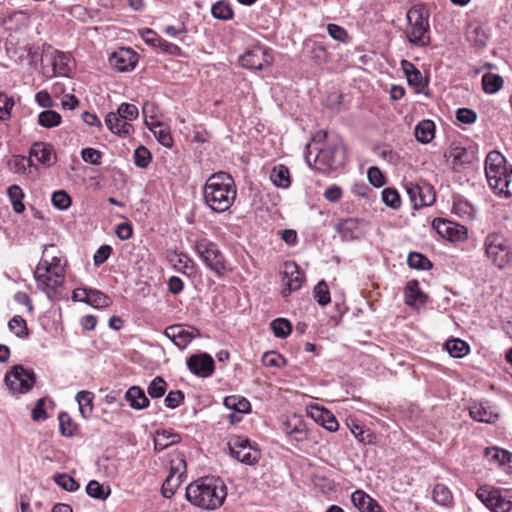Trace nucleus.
<instances>
[{"label":"nucleus","mask_w":512,"mask_h":512,"mask_svg":"<svg viewBox=\"0 0 512 512\" xmlns=\"http://www.w3.org/2000/svg\"><path fill=\"white\" fill-rule=\"evenodd\" d=\"M186 499L205 510L221 507L227 497V487L219 477H202L186 487Z\"/></svg>","instance_id":"obj_1"},{"label":"nucleus","mask_w":512,"mask_h":512,"mask_svg":"<svg viewBox=\"0 0 512 512\" xmlns=\"http://www.w3.org/2000/svg\"><path fill=\"white\" fill-rule=\"evenodd\" d=\"M236 186L232 176L225 172L211 175L203 188V197L207 206L216 213L227 211L235 201Z\"/></svg>","instance_id":"obj_2"},{"label":"nucleus","mask_w":512,"mask_h":512,"mask_svg":"<svg viewBox=\"0 0 512 512\" xmlns=\"http://www.w3.org/2000/svg\"><path fill=\"white\" fill-rule=\"evenodd\" d=\"M313 154V160H333L345 157L342 141L339 139L327 140V132L324 130L317 131L311 142L306 145L305 160H310Z\"/></svg>","instance_id":"obj_3"},{"label":"nucleus","mask_w":512,"mask_h":512,"mask_svg":"<svg viewBox=\"0 0 512 512\" xmlns=\"http://www.w3.org/2000/svg\"><path fill=\"white\" fill-rule=\"evenodd\" d=\"M486 258L497 268L504 269L512 262V246L503 233L491 232L483 242Z\"/></svg>","instance_id":"obj_4"},{"label":"nucleus","mask_w":512,"mask_h":512,"mask_svg":"<svg viewBox=\"0 0 512 512\" xmlns=\"http://www.w3.org/2000/svg\"><path fill=\"white\" fill-rule=\"evenodd\" d=\"M194 251L208 269L221 276L226 270V260L219 246L207 239L200 238L194 241Z\"/></svg>","instance_id":"obj_5"},{"label":"nucleus","mask_w":512,"mask_h":512,"mask_svg":"<svg viewBox=\"0 0 512 512\" xmlns=\"http://www.w3.org/2000/svg\"><path fill=\"white\" fill-rule=\"evenodd\" d=\"M34 279L37 288L42 291L50 301H59L65 296V275L57 274L42 268H35Z\"/></svg>","instance_id":"obj_6"},{"label":"nucleus","mask_w":512,"mask_h":512,"mask_svg":"<svg viewBox=\"0 0 512 512\" xmlns=\"http://www.w3.org/2000/svg\"><path fill=\"white\" fill-rule=\"evenodd\" d=\"M485 173L495 193L504 196L512 194V167L507 162H485Z\"/></svg>","instance_id":"obj_7"},{"label":"nucleus","mask_w":512,"mask_h":512,"mask_svg":"<svg viewBox=\"0 0 512 512\" xmlns=\"http://www.w3.org/2000/svg\"><path fill=\"white\" fill-rule=\"evenodd\" d=\"M408 27L406 35L408 41L417 46H427L430 42L428 36L429 23L422 9L412 7L407 12Z\"/></svg>","instance_id":"obj_8"},{"label":"nucleus","mask_w":512,"mask_h":512,"mask_svg":"<svg viewBox=\"0 0 512 512\" xmlns=\"http://www.w3.org/2000/svg\"><path fill=\"white\" fill-rule=\"evenodd\" d=\"M35 382L33 370L25 369L22 365H14L4 376V383L12 396L28 393Z\"/></svg>","instance_id":"obj_9"},{"label":"nucleus","mask_w":512,"mask_h":512,"mask_svg":"<svg viewBox=\"0 0 512 512\" xmlns=\"http://www.w3.org/2000/svg\"><path fill=\"white\" fill-rule=\"evenodd\" d=\"M227 444L230 456L243 464L253 465L261 457L257 444L245 436L233 435L229 438Z\"/></svg>","instance_id":"obj_10"},{"label":"nucleus","mask_w":512,"mask_h":512,"mask_svg":"<svg viewBox=\"0 0 512 512\" xmlns=\"http://www.w3.org/2000/svg\"><path fill=\"white\" fill-rule=\"evenodd\" d=\"M476 496L492 512H509L512 509V502L503 497L497 488L481 486Z\"/></svg>","instance_id":"obj_11"},{"label":"nucleus","mask_w":512,"mask_h":512,"mask_svg":"<svg viewBox=\"0 0 512 512\" xmlns=\"http://www.w3.org/2000/svg\"><path fill=\"white\" fill-rule=\"evenodd\" d=\"M432 227L438 235L451 242H463L468 238V230L465 226L442 218L434 219Z\"/></svg>","instance_id":"obj_12"},{"label":"nucleus","mask_w":512,"mask_h":512,"mask_svg":"<svg viewBox=\"0 0 512 512\" xmlns=\"http://www.w3.org/2000/svg\"><path fill=\"white\" fill-rule=\"evenodd\" d=\"M272 61L273 57L268 50L260 45L253 46L240 57L241 65L252 70H262L265 66H269Z\"/></svg>","instance_id":"obj_13"},{"label":"nucleus","mask_w":512,"mask_h":512,"mask_svg":"<svg viewBox=\"0 0 512 512\" xmlns=\"http://www.w3.org/2000/svg\"><path fill=\"white\" fill-rule=\"evenodd\" d=\"M188 369L196 376L207 378L210 377L215 369L214 360L207 353H199L191 355L186 361Z\"/></svg>","instance_id":"obj_14"},{"label":"nucleus","mask_w":512,"mask_h":512,"mask_svg":"<svg viewBox=\"0 0 512 512\" xmlns=\"http://www.w3.org/2000/svg\"><path fill=\"white\" fill-rule=\"evenodd\" d=\"M304 280L303 274L300 272L299 266L293 262L288 261L284 264V277L283 282L285 288L282 291L283 297H287L293 291L301 288Z\"/></svg>","instance_id":"obj_15"},{"label":"nucleus","mask_w":512,"mask_h":512,"mask_svg":"<svg viewBox=\"0 0 512 512\" xmlns=\"http://www.w3.org/2000/svg\"><path fill=\"white\" fill-rule=\"evenodd\" d=\"M164 335L178 348L185 349L199 335V331L196 328L185 329L182 325H171L164 330Z\"/></svg>","instance_id":"obj_16"},{"label":"nucleus","mask_w":512,"mask_h":512,"mask_svg":"<svg viewBox=\"0 0 512 512\" xmlns=\"http://www.w3.org/2000/svg\"><path fill=\"white\" fill-rule=\"evenodd\" d=\"M111 66L124 72L133 70L138 62V55L131 48H120L109 58Z\"/></svg>","instance_id":"obj_17"},{"label":"nucleus","mask_w":512,"mask_h":512,"mask_svg":"<svg viewBox=\"0 0 512 512\" xmlns=\"http://www.w3.org/2000/svg\"><path fill=\"white\" fill-rule=\"evenodd\" d=\"M54 249V245L45 246L42 257L36 267L65 275L66 260L61 255L49 256L50 250Z\"/></svg>","instance_id":"obj_18"},{"label":"nucleus","mask_w":512,"mask_h":512,"mask_svg":"<svg viewBox=\"0 0 512 512\" xmlns=\"http://www.w3.org/2000/svg\"><path fill=\"white\" fill-rule=\"evenodd\" d=\"M283 431L296 442H304L308 438L306 424L300 416L293 415L283 424Z\"/></svg>","instance_id":"obj_19"},{"label":"nucleus","mask_w":512,"mask_h":512,"mask_svg":"<svg viewBox=\"0 0 512 512\" xmlns=\"http://www.w3.org/2000/svg\"><path fill=\"white\" fill-rule=\"evenodd\" d=\"M470 416L478 422L494 423L498 419V412L488 402L475 403L469 408Z\"/></svg>","instance_id":"obj_20"},{"label":"nucleus","mask_w":512,"mask_h":512,"mask_svg":"<svg viewBox=\"0 0 512 512\" xmlns=\"http://www.w3.org/2000/svg\"><path fill=\"white\" fill-rule=\"evenodd\" d=\"M145 124L161 145L167 148L173 145L171 130L167 124L159 122L153 117L150 120L146 119Z\"/></svg>","instance_id":"obj_21"},{"label":"nucleus","mask_w":512,"mask_h":512,"mask_svg":"<svg viewBox=\"0 0 512 512\" xmlns=\"http://www.w3.org/2000/svg\"><path fill=\"white\" fill-rule=\"evenodd\" d=\"M351 501L360 512H384L378 502L362 490L354 491Z\"/></svg>","instance_id":"obj_22"},{"label":"nucleus","mask_w":512,"mask_h":512,"mask_svg":"<svg viewBox=\"0 0 512 512\" xmlns=\"http://www.w3.org/2000/svg\"><path fill=\"white\" fill-rule=\"evenodd\" d=\"M105 124L111 132L117 135L127 136L133 131L131 123L122 119L116 112H110L106 115Z\"/></svg>","instance_id":"obj_23"},{"label":"nucleus","mask_w":512,"mask_h":512,"mask_svg":"<svg viewBox=\"0 0 512 512\" xmlns=\"http://www.w3.org/2000/svg\"><path fill=\"white\" fill-rule=\"evenodd\" d=\"M311 417L320 423L325 429L330 432H334L338 429L339 424L334 415L322 407L313 406L310 410Z\"/></svg>","instance_id":"obj_24"},{"label":"nucleus","mask_w":512,"mask_h":512,"mask_svg":"<svg viewBox=\"0 0 512 512\" xmlns=\"http://www.w3.org/2000/svg\"><path fill=\"white\" fill-rule=\"evenodd\" d=\"M478 146L474 143L455 144L451 146L449 158L452 160H474L479 157Z\"/></svg>","instance_id":"obj_25"},{"label":"nucleus","mask_w":512,"mask_h":512,"mask_svg":"<svg viewBox=\"0 0 512 512\" xmlns=\"http://www.w3.org/2000/svg\"><path fill=\"white\" fill-rule=\"evenodd\" d=\"M125 399L129 402L131 408L142 410L149 406V399L144 390L138 386L130 387L125 393Z\"/></svg>","instance_id":"obj_26"},{"label":"nucleus","mask_w":512,"mask_h":512,"mask_svg":"<svg viewBox=\"0 0 512 512\" xmlns=\"http://www.w3.org/2000/svg\"><path fill=\"white\" fill-rule=\"evenodd\" d=\"M401 67L409 85L421 89L427 85L422 73L408 60L401 61Z\"/></svg>","instance_id":"obj_27"},{"label":"nucleus","mask_w":512,"mask_h":512,"mask_svg":"<svg viewBox=\"0 0 512 512\" xmlns=\"http://www.w3.org/2000/svg\"><path fill=\"white\" fill-rule=\"evenodd\" d=\"M8 169L25 179L34 180L38 177L39 169L34 162H7Z\"/></svg>","instance_id":"obj_28"},{"label":"nucleus","mask_w":512,"mask_h":512,"mask_svg":"<svg viewBox=\"0 0 512 512\" xmlns=\"http://www.w3.org/2000/svg\"><path fill=\"white\" fill-rule=\"evenodd\" d=\"M452 212L464 220H472L476 215V208L467 199L457 197L453 201Z\"/></svg>","instance_id":"obj_29"},{"label":"nucleus","mask_w":512,"mask_h":512,"mask_svg":"<svg viewBox=\"0 0 512 512\" xmlns=\"http://www.w3.org/2000/svg\"><path fill=\"white\" fill-rule=\"evenodd\" d=\"M427 296L420 290L417 281H409L405 288V302L409 306L422 305L426 302Z\"/></svg>","instance_id":"obj_30"},{"label":"nucleus","mask_w":512,"mask_h":512,"mask_svg":"<svg viewBox=\"0 0 512 512\" xmlns=\"http://www.w3.org/2000/svg\"><path fill=\"white\" fill-rule=\"evenodd\" d=\"M56 157L51 144L45 142H35L29 150V160H51Z\"/></svg>","instance_id":"obj_31"},{"label":"nucleus","mask_w":512,"mask_h":512,"mask_svg":"<svg viewBox=\"0 0 512 512\" xmlns=\"http://www.w3.org/2000/svg\"><path fill=\"white\" fill-rule=\"evenodd\" d=\"M270 180L278 188H289L291 185L289 169L283 164L275 166L270 172Z\"/></svg>","instance_id":"obj_32"},{"label":"nucleus","mask_w":512,"mask_h":512,"mask_svg":"<svg viewBox=\"0 0 512 512\" xmlns=\"http://www.w3.org/2000/svg\"><path fill=\"white\" fill-rule=\"evenodd\" d=\"M180 441V436L170 430L157 431L154 437V448L157 451H163L169 446Z\"/></svg>","instance_id":"obj_33"},{"label":"nucleus","mask_w":512,"mask_h":512,"mask_svg":"<svg viewBox=\"0 0 512 512\" xmlns=\"http://www.w3.org/2000/svg\"><path fill=\"white\" fill-rule=\"evenodd\" d=\"M485 457L492 464L502 466L507 463L512 468V454L506 450L497 447L486 448Z\"/></svg>","instance_id":"obj_34"},{"label":"nucleus","mask_w":512,"mask_h":512,"mask_svg":"<svg viewBox=\"0 0 512 512\" xmlns=\"http://www.w3.org/2000/svg\"><path fill=\"white\" fill-rule=\"evenodd\" d=\"M224 405L226 408L232 410V413L244 414L248 413L251 409L250 402L245 397L238 395L225 397Z\"/></svg>","instance_id":"obj_35"},{"label":"nucleus","mask_w":512,"mask_h":512,"mask_svg":"<svg viewBox=\"0 0 512 512\" xmlns=\"http://www.w3.org/2000/svg\"><path fill=\"white\" fill-rule=\"evenodd\" d=\"M79 411L84 419H88L93 411L94 394L90 391H79L75 397Z\"/></svg>","instance_id":"obj_36"},{"label":"nucleus","mask_w":512,"mask_h":512,"mask_svg":"<svg viewBox=\"0 0 512 512\" xmlns=\"http://www.w3.org/2000/svg\"><path fill=\"white\" fill-rule=\"evenodd\" d=\"M435 125L431 120H423L415 127V137L421 143H429L434 138Z\"/></svg>","instance_id":"obj_37"},{"label":"nucleus","mask_w":512,"mask_h":512,"mask_svg":"<svg viewBox=\"0 0 512 512\" xmlns=\"http://www.w3.org/2000/svg\"><path fill=\"white\" fill-rule=\"evenodd\" d=\"M445 348L453 358H462L466 356L470 350L468 343L458 338L447 340Z\"/></svg>","instance_id":"obj_38"},{"label":"nucleus","mask_w":512,"mask_h":512,"mask_svg":"<svg viewBox=\"0 0 512 512\" xmlns=\"http://www.w3.org/2000/svg\"><path fill=\"white\" fill-rule=\"evenodd\" d=\"M432 498L438 505L448 507L453 502V495L450 489L444 484H436L432 491Z\"/></svg>","instance_id":"obj_39"},{"label":"nucleus","mask_w":512,"mask_h":512,"mask_svg":"<svg viewBox=\"0 0 512 512\" xmlns=\"http://www.w3.org/2000/svg\"><path fill=\"white\" fill-rule=\"evenodd\" d=\"M111 303H112V300L109 296L105 295L100 290L89 288L86 304L99 309V308H106V307L110 306Z\"/></svg>","instance_id":"obj_40"},{"label":"nucleus","mask_w":512,"mask_h":512,"mask_svg":"<svg viewBox=\"0 0 512 512\" xmlns=\"http://www.w3.org/2000/svg\"><path fill=\"white\" fill-rule=\"evenodd\" d=\"M483 90L487 94H495L503 86V79L501 76L493 73H486L482 77Z\"/></svg>","instance_id":"obj_41"},{"label":"nucleus","mask_w":512,"mask_h":512,"mask_svg":"<svg viewBox=\"0 0 512 512\" xmlns=\"http://www.w3.org/2000/svg\"><path fill=\"white\" fill-rule=\"evenodd\" d=\"M60 433L64 437H73L77 432V425L66 412L58 416Z\"/></svg>","instance_id":"obj_42"},{"label":"nucleus","mask_w":512,"mask_h":512,"mask_svg":"<svg viewBox=\"0 0 512 512\" xmlns=\"http://www.w3.org/2000/svg\"><path fill=\"white\" fill-rule=\"evenodd\" d=\"M348 427L351 431V433L354 435V437L363 444H371L373 442V434L366 430L362 425H360L358 422L351 420L348 423Z\"/></svg>","instance_id":"obj_43"},{"label":"nucleus","mask_w":512,"mask_h":512,"mask_svg":"<svg viewBox=\"0 0 512 512\" xmlns=\"http://www.w3.org/2000/svg\"><path fill=\"white\" fill-rule=\"evenodd\" d=\"M359 221L356 218H347L342 220L337 227V231L344 239H353L358 230Z\"/></svg>","instance_id":"obj_44"},{"label":"nucleus","mask_w":512,"mask_h":512,"mask_svg":"<svg viewBox=\"0 0 512 512\" xmlns=\"http://www.w3.org/2000/svg\"><path fill=\"white\" fill-rule=\"evenodd\" d=\"M7 194L11 201L13 210L16 213H22L25 210V206L22 202L24 198L23 190L18 185H12L8 188Z\"/></svg>","instance_id":"obj_45"},{"label":"nucleus","mask_w":512,"mask_h":512,"mask_svg":"<svg viewBox=\"0 0 512 512\" xmlns=\"http://www.w3.org/2000/svg\"><path fill=\"white\" fill-rule=\"evenodd\" d=\"M8 327L18 338H26L29 335L27 323L25 319L19 315H15L9 320Z\"/></svg>","instance_id":"obj_46"},{"label":"nucleus","mask_w":512,"mask_h":512,"mask_svg":"<svg viewBox=\"0 0 512 512\" xmlns=\"http://www.w3.org/2000/svg\"><path fill=\"white\" fill-rule=\"evenodd\" d=\"M87 494L98 500H105L110 495V488L100 484L96 480H91L86 486Z\"/></svg>","instance_id":"obj_47"},{"label":"nucleus","mask_w":512,"mask_h":512,"mask_svg":"<svg viewBox=\"0 0 512 512\" xmlns=\"http://www.w3.org/2000/svg\"><path fill=\"white\" fill-rule=\"evenodd\" d=\"M38 123L45 128L56 127L61 123V115L50 109L42 111L38 115Z\"/></svg>","instance_id":"obj_48"},{"label":"nucleus","mask_w":512,"mask_h":512,"mask_svg":"<svg viewBox=\"0 0 512 512\" xmlns=\"http://www.w3.org/2000/svg\"><path fill=\"white\" fill-rule=\"evenodd\" d=\"M407 263L408 266L412 269L429 270L432 268L431 261L426 256L417 252L409 253L407 257Z\"/></svg>","instance_id":"obj_49"},{"label":"nucleus","mask_w":512,"mask_h":512,"mask_svg":"<svg viewBox=\"0 0 512 512\" xmlns=\"http://www.w3.org/2000/svg\"><path fill=\"white\" fill-rule=\"evenodd\" d=\"M419 199L418 205L420 207L430 206L435 202V191L432 185L429 183L423 182L419 184Z\"/></svg>","instance_id":"obj_50"},{"label":"nucleus","mask_w":512,"mask_h":512,"mask_svg":"<svg viewBox=\"0 0 512 512\" xmlns=\"http://www.w3.org/2000/svg\"><path fill=\"white\" fill-rule=\"evenodd\" d=\"M211 14L216 19L227 21L233 17V10L228 3L221 0L212 5Z\"/></svg>","instance_id":"obj_51"},{"label":"nucleus","mask_w":512,"mask_h":512,"mask_svg":"<svg viewBox=\"0 0 512 512\" xmlns=\"http://www.w3.org/2000/svg\"><path fill=\"white\" fill-rule=\"evenodd\" d=\"M270 326L277 338H286L292 331L291 323L285 318L274 319Z\"/></svg>","instance_id":"obj_52"},{"label":"nucleus","mask_w":512,"mask_h":512,"mask_svg":"<svg viewBox=\"0 0 512 512\" xmlns=\"http://www.w3.org/2000/svg\"><path fill=\"white\" fill-rule=\"evenodd\" d=\"M70 56L63 52H57L53 58V68L58 75H67L70 71Z\"/></svg>","instance_id":"obj_53"},{"label":"nucleus","mask_w":512,"mask_h":512,"mask_svg":"<svg viewBox=\"0 0 512 512\" xmlns=\"http://www.w3.org/2000/svg\"><path fill=\"white\" fill-rule=\"evenodd\" d=\"M182 481L183 480L180 479V476L175 477L174 475H168L161 487L162 496L167 499L171 498L175 494Z\"/></svg>","instance_id":"obj_54"},{"label":"nucleus","mask_w":512,"mask_h":512,"mask_svg":"<svg viewBox=\"0 0 512 512\" xmlns=\"http://www.w3.org/2000/svg\"><path fill=\"white\" fill-rule=\"evenodd\" d=\"M166 388V381L162 377L157 376L148 385L147 393L152 398H160L165 394Z\"/></svg>","instance_id":"obj_55"},{"label":"nucleus","mask_w":512,"mask_h":512,"mask_svg":"<svg viewBox=\"0 0 512 512\" xmlns=\"http://www.w3.org/2000/svg\"><path fill=\"white\" fill-rule=\"evenodd\" d=\"M53 479L55 483L65 491L74 492L80 487L79 483L73 477L65 473L56 474Z\"/></svg>","instance_id":"obj_56"},{"label":"nucleus","mask_w":512,"mask_h":512,"mask_svg":"<svg viewBox=\"0 0 512 512\" xmlns=\"http://www.w3.org/2000/svg\"><path fill=\"white\" fill-rule=\"evenodd\" d=\"M382 201L391 209H398L401 206L400 196L393 188H385L382 191Z\"/></svg>","instance_id":"obj_57"},{"label":"nucleus","mask_w":512,"mask_h":512,"mask_svg":"<svg viewBox=\"0 0 512 512\" xmlns=\"http://www.w3.org/2000/svg\"><path fill=\"white\" fill-rule=\"evenodd\" d=\"M14 99L6 93L0 92V120L5 121L10 118L14 106Z\"/></svg>","instance_id":"obj_58"},{"label":"nucleus","mask_w":512,"mask_h":512,"mask_svg":"<svg viewBox=\"0 0 512 512\" xmlns=\"http://www.w3.org/2000/svg\"><path fill=\"white\" fill-rule=\"evenodd\" d=\"M314 297L317 300L318 304L321 306H326L330 303V292L327 284L324 281H320L314 288Z\"/></svg>","instance_id":"obj_59"},{"label":"nucleus","mask_w":512,"mask_h":512,"mask_svg":"<svg viewBox=\"0 0 512 512\" xmlns=\"http://www.w3.org/2000/svg\"><path fill=\"white\" fill-rule=\"evenodd\" d=\"M52 204L59 210H66L71 205V198L64 190L55 191L51 198Z\"/></svg>","instance_id":"obj_60"},{"label":"nucleus","mask_w":512,"mask_h":512,"mask_svg":"<svg viewBox=\"0 0 512 512\" xmlns=\"http://www.w3.org/2000/svg\"><path fill=\"white\" fill-rule=\"evenodd\" d=\"M116 113L129 123L130 121L135 120L139 115L138 108L134 104L130 103H122L118 107Z\"/></svg>","instance_id":"obj_61"},{"label":"nucleus","mask_w":512,"mask_h":512,"mask_svg":"<svg viewBox=\"0 0 512 512\" xmlns=\"http://www.w3.org/2000/svg\"><path fill=\"white\" fill-rule=\"evenodd\" d=\"M186 473V462L181 455H177L172 458L170 461V473L169 475H174L175 477L180 476V479L183 480Z\"/></svg>","instance_id":"obj_62"},{"label":"nucleus","mask_w":512,"mask_h":512,"mask_svg":"<svg viewBox=\"0 0 512 512\" xmlns=\"http://www.w3.org/2000/svg\"><path fill=\"white\" fill-rule=\"evenodd\" d=\"M367 177L370 184L376 188H380L386 183L385 176L377 167H370L367 171Z\"/></svg>","instance_id":"obj_63"},{"label":"nucleus","mask_w":512,"mask_h":512,"mask_svg":"<svg viewBox=\"0 0 512 512\" xmlns=\"http://www.w3.org/2000/svg\"><path fill=\"white\" fill-rule=\"evenodd\" d=\"M184 400V393L181 390L170 391L164 399L165 406L169 409L177 408Z\"/></svg>","instance_id":"obj_64"}]
</instances>
